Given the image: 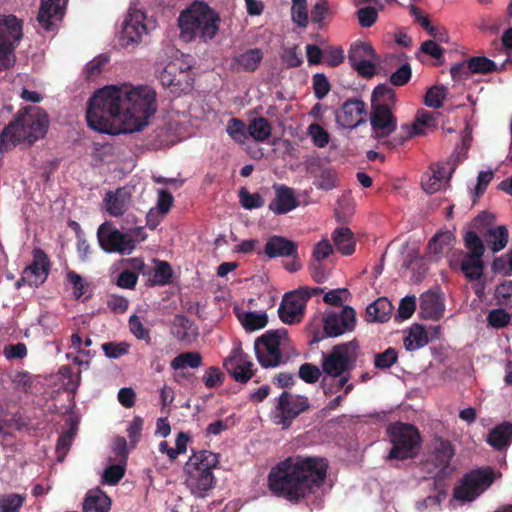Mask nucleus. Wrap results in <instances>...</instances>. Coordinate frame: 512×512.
Returning a JSON list of instances; mask_svg holds the SVG:
<instances>
[{"instance_id":"obj_41","label":"nucleus","mask_w":512,"mask_h":512,"mask_svg":"<svg viewBox=\"0 0 512 512\" xmlns=\"http://www.w3.org/2000/svg\"><path fill=\"white\" fill-rule=\"evenodd\" d=\"M433 455L436 466L444 469L454 456V450L449 441L443 439H435L433 442Z\"/></svg>"},{"instance_id":"obj_18","label":"nucleus","mask_w":512,"mask_h":512,"mask_svg":"<svg viewBox=\"0 0 512 512\" xmlns=\"http://www.w3.org/2000/svg\"><path fill=\"white\" fill-rule=\"evenodd\" d=\"M454 168L455 162L452 159L432 165L422 177L423 190L429 194L441 190L448 182Z\"/></svg>"},{"instance_id":"obj_28","label":"nucleus","mask_w":512,"mask_h":512,"mask_svg":"<svg viewBox=\"0 0 512 512\" xmlns=\"http://www.w3.org/2000/svg\"><path fill=\"white\" fill-rule=\"evenodd\" d=\"M131 202V192L129 188H119L116 191L107 192L104 198V205L111 216L119 217L123 215Z\"/></svg>"},{"instance_id":"obj_14","label":"nucleus","mask_w":512,"mask_h":512,"mask_svg":"<svg viewBox=\"0 0 512 512\" xmlns=\"http://www.w3.org/2000/svg\"><path fill=\"white\" fill-rule=\"evenodd\" d=\"M355 311L350 306H345L340 312L326 311L322 318L323 333H316L312 343H317L326 337H337L350 332L355 327Z\"/></svg>"},{"instance_id":"obj_21","label":"nucleus","mask_w":512,"mask_h":512,"mask_svg":"<svg viewBox=\"0 0 512 512\" xmlns=\"http://www.w3.org/2000/svg\"><path fill=\"white\" fill-rule=\"evenodd\" d=\"M440 327L432 326L426 330L420 324H413L404 332L403 344L407 351H415L426 346L429 342V337H438Z\"/></svg>"},{"instance_id":"obj_32","label":"nucleus","mask_w":512,"mask_h":512,"mask_svg":"<svg viewBox=\"0 0 512 512\" xmlns=\"http://www.w3.org/2000/svg\"><path fill=\"white\" fill-rule=\"evenodd\" d=\"M482 236L487 248L493 253L503 250L509 242V231L504 225L489 226Z\"/></svg>"},{"instance_id":"obj_8","label":"nucleus","mask_w":512,"mask_h":512,"mask_svg":"<svg viewBox=\"0 0 512 512\" xmlns=\"http://www.w3.org/2000/svg\"><path fill=\"white\" fill-rule=\"evenodd\" d=\"M286 329L269 330L256 339L255 354L259 364L264 368H275L280 365L283 353L289 347Z\"/></svg>"},{"instance_id":"obj_23","label":"nucleus","mask_w":512,"mask_h":512,"mask_svg":"<svg viewBox=\"0 0 512 512\" xmlns=\"http://www.w3.org/2000/svg\"><path fill=\"white\" fill-rule=\"evenodd\" d=\"M436 125V120L429 112L421 110L417 113L412 124H404L401 126L399 137L400 143L415 135H424L431 131Z\"/></svg>"},{"instance_id":"obj_37","label":"nucleus","mask_w":512,"mask_h":512,"mask_svg":"<svg viewBox=\"0 0 512 512\" xmlns=\"http://www.w3.org/2000/svg\"><path fill=\"white\" fill-rule=\"evenodd\" d=\"M512 439V424L503 423L492 429L488 436L487 442L497 450L508 446Z\"/></svg>"},{"instance_id":"obj_27","label":"nucleus","mask_w":512,"mask_h":512,"mask_svg":"<svg viewBox=\"0 0 512 512\" xmlns=\"http://www.w3.org/2000/svg\"><path fill=\"white\" fill-rule=\"evenodd\" d=\"M217 454L211 451H198L193 453L184 466L185 473H192L194 470L198 473H213V469L218 465Z\"/></svg>"},{"instance_id":"obj_56","label":"nucleus","mask_w":512,"mask_h":512,"mask_svg":"<svg viewBox=\"0 0 512 512\" xmlns=\"http://www.w3.org/2000/svg\"><path fill=\"white\" fill-rule=\"evenodd\" d=\"M397 360V352L393 348H388L384 352L375 356V366L385 369L391 367Z\"/></svg>"},{"instance_id":"obj_26","label":"nucleus","mask_w":512,"mask_h":512,"mask_svg":"<svg viewBox=\"0 0 512 512\" xmlns=\"http://www.w3.org/2000/svg\"><path fill=\"white\" fill-rule=\"evenodd\" d=\"M275 191V197L269 204V209L277 214H285L293 209H295L298 205L294 192L291 188L276 184L273 186Z\"/></svg>"},{"instance_id":"obj_64","label":"nucleus","mask_w":512,"mask_h":512,"mask_svg":"<svg viewBox=\"0 0 512 512\" xmlns=\"http://www.w3.org/2000/svg\"><path fill=\"white\" fill-rule=\"evenodd\" d=\"M172 276V270L168 263L159 262L154 272V282L160 285L167 284Z\"/></svg>"},{"instance_id":"obj_3","label":"nucleus","mask_w":512,"mask_h":512,"mask_svg":"<svg viewBox=\"0 0 512 512\" xmlns=\"http://www.w3.org/2000/svg\"><path fill=\"white\" fill-rule=\"evenodd\" d=\"M47 128V115L39 107H26L1 133L0 150H6L21 141L33 143L44 137Z\"/></svg>"},{"instance_id":"obj_45","label":"nucleus","mask_w":512,"mask_h":512,"mask_svg":"<svg viewBox=\"0 0 512 512\" xmlns=\"http://www.w3.org/2000/svg\"><path fill=\"white\" fill-rule=\"evenodd\" d=\"M227 134L236 143L244 144L248 139V130L245 123L237 118H231L226 126Z\"/></svg>"},{"instance_id":"obj_48","label":"nucleus","mask_w":512,"mask_h":512,"mask_svg":"<svg viewBox=\"0 0 512 512\" xmlns=\"http://www.w3.org/2000/svg\"><path fill=\"white\" fill-rule=\"evenodd\" d=\"M24 499V496L15 493L1 495L0 512H19Z\"/></svg>"},{"instance_id":"obj_16","label":"nucleus","mask_w":512,"mask_h":512,"mask_svg":"<svg viewBox=\"0 0 512 512\" xmlns=\"http://www.w3.org/2000/svg\"><path fill=\"white\" fill-rule=\"evenodd\" d=\"M310 295L303 289L286 293L278 308L281 321L289 325L299 323L304 316L306 301Z\"/></svg>"},{"instance_id":"obj_46","label":"nucleus","mask_w":512,"mask_h":512,"mask_svg":"<svg viewBox=\"0 0 512 512\" xmlns=\"http://www.w3.org/2000/svg\"><path fill=\"white\" fill-rule=\"evenodd\" d=\"M466 62L467 69L472 74H486L496 70V64L486 57H472Z\"/></svg>"},{"instance_id":"obj_39","label":"nucleus","mask_w":512,"mask_h":512,"mask_svg":"<svg viewBox=\"0 0 512 512\" xmlns=\"http://www.w3.org/2000/svg\"><path fill=\"white\" fill-rule=\"evenodd\" d=\"M172 334L178 340L191 342L197 336V328L193 322L187 318L183 316H177L173 322Z\"/></svg>"},{"instance_id":"obj_44","label":"nucleus","mask_w":512,"mask_h":512,"mask_svg":"<svg viewBox=\"0 0 512 512\" xmlns=\"http://www.w3.org/2000/svg\"><path fill=\"white\" fill-rule=\"evenodd\" d=\"M173 204V197L172 195L167 192L166 190H159L158 192V199L157 204L155 208L150 209V211L147 214V221L148 223L153 222V218L157 214L165 215L171 208Z\"/></svg>"},{"instance_id":"obj_40","label":"nucleus","mask_w":512,"mask_h":512,"mask_svg":"<svg viewBox=\"0 0 512 512\" xmlns=\"http://www.w3.org/2000/svg\"><path fill=\"white\" fill-rule=\"evenodd\" d=\"M248 136H250L256 142L267 141L272 132V127L267 119L263 117H257L250 120L248 126Z\"/></svg>"},{"instance_id":"obj_42","label":"nucleus","mask_w":512,"mask_h":512,"mask_svg":"<svg viewBox=\"0 0 512 512\" xmlns=\"http://www.w3.org/2000/svg\"><path fill=\"white\" fill-rule=\"evenodd\" d=\"M202 358L197 352H186L179 354L171 361V367L174 370L186 368H198L201 366Z\"/></svg>"},{"instance_id":"obj_31","label":"nucleus","mask_w":512,"mask_h":512,"mask_svg":"<svg viewBox=\"0 0 512 512\" xmlns=\"http://www.w3.org/2000/svg\"><path fill=\"white\" fill-rule=\"evenodd\" d=\"M47 275L46 258L41 252H37L34 262L24 270L22 281L27 282L31 286H38L46 280Z\"/></svg>"},{"instance_id":"obj_57","label":"nucleus","mask_w":512,"mask_h":512,"mask_svg":"<svg viewBox=\"0 0 512 512\" xmlns=\"http://www.w3.org/2000/svg\"><path fill=\"white\" fill-rule=\"evenodd\" d=\"M104 354L111 359H117L128 353L129 345L126 343H105L102 345Z\"/></svg>"},{"instance_id":"obj_11","label":"nucleus","mask_w":512,"mask_h":512,"mask_svg":"<svg viewBox=\"0 0 512 512\" xmlns=\"http://www.w3.org/2000/svg\"><path fill=\"white\" fill-rule=\"evenodd\" d=\"M23 37V23L12 14L0 15V69L15 62L14 50Z\"/></svg>"},{"instance_id":"obj_9","label":"nucleus","mask_w":512,"mask_h":512,"mask_svg":"<svg viewBox=\"0 0 512 512\" xmlns=\"http://www.w3.org/2000/svg\"><path fill=\"white\" fill-rule=\"evenodd\" d=\"M464 245L467 250L466 253L461 255V259L458 262L451 259L450 264L453 268L458 265L459 269L468 280H479L484 271L482 257L485 252V246L483 240L476 232L468 231L464 236Z\"/></svg>"},{"instance_id":"obj_34","label":"nucleus","mask_w":512,"mask_h":512,"mask_svg":"<svg viewBox=\"0 0 512 512\" xmlns=\"http://www.w3.org/2000/svg\"><path fill=\"white\" fill-rule=\"evenodd\" d=\"M263 59V52L260 48L248 49L233 58V66L247 72L255 71Z\"/></svg>"},{"instance_id":"obj_25","label":"nucleus","mask_w":512,"mask_h":512,"mask_svg":"<svg viewBox=\"0 0 512 512\" xmlns=\"http://www.w3.org/2000/svg\"><path fill=\"white\" fill-rule=\"evenodd\" d=\"M185 485L195 498H205L215 485L213 473H185Z\"/></svg>"},{"instance_id":"obj_29","label":"nucleus","mask_w":512,"mask_h":512,"mask_svg":"<svg viewBox=\"0 0 512 512\" xmlns=\"http://www.w3.org/2000/svg\"><path fill=\"white\" fill-rule=\"evenodd\" d=\"M444 312V303L440 294L426 292L420 298V315L425 319L437 320Z\"/></svg>"},{"instance_id":"obj_6","label":"nucleus","mask_w":512,"mask_h":512,"mask_svg":"<svg viewBox=\"0 0 512 512\" xmlns=\"http://www.w3.org/2000/svg\"><path fill=\"white\" fill-rule=\"evenodd\" d=\"M146 237L142 227H136L123 233L109 221L102 223L97 229L98 243L107 253L131 254L136 244L144 241Z\"/></svg>"},{"instance_id":"obj_63","label":"nucleus","mask_w":512,"mask_h":512,"mask_svg":"<svg viewBox=\"0 0 512 512\" xmlns=\"http://www.w3.org/2000/svg\"><path fill=\"white\" fill-rule=\"evenodd\" d=\"M358 20L362 27H370L372 26L377 18L378 13L375 8L372 7H364L357 11Z\"/></svg>"},{"instance_id":"obj_2","label":"nucleus","mask_w":512,"mask_h":512,"mask_svg":"<svg viewBox=\"0 0 512 512\" xmlns=\"http://www.w3.org/2000/svg\"><path fill=\"white\" fill-rule=\"evenodd\" d=\"M326 472L322 458L289 457L271 469L268 484L273 494L298 501L322 485Z\"/></svg>"},{"instance_id":"obj_47","label":"nucleus","mask_w":512,"mask_h":512,"mask_svg":"<svg viewBox=\"0 0 512 512\" xmlns=\"http://www.w3.org/2000/svg\"><path fill=\"white\" fill-rule=\"evenodd\" d=\"M58 375L61 386L65 390L72 393L77 390L81 381L80 373H73L69 367L64 366L60 368Z\"/></svg>"},{"instance_id":"obj_19","label":"nucleus","mask_w":512,"mask_h":512,"mask_svg":"<svg viewBox=\"0 0 512 512\" xmlns=\"http://www.w3.org/2000/svg\"><path fill=\"white\" fill-rule=\"evenodd\" d=\"M224 366L238 382H247L253 376V363L239 347L234 348L232 354L225 359Z\"/></svg>"},{"instance_id":"obj_4","label":"nucleus","mask_w":512,"mask_h":512,"mask_svg":"<svg viewBox=\"0 0 512 512\" xmlns=\"http://www.w3.org/2000/svg\"><path fill=\"white\" fill-rule=\"evenodd\" d=\"M219 22L218 14L207 4L194 2L179 15L180 37L186 42H191L196 38L207 42L217 35Z\"/></svg>"},{"instance_id":"obj_60","label":"nucleus","mask_w":512,"mask_h":512,"mask_svg":"<svg viewBox=\"0 0 512 512\" xmlns=\"http://www.w3.org/2000/svg\"><path fill=\"white\" fill-rule=\"evenodd\" d=\"M106 62L107 58L102 56L88 62L84 70L86 78L89 80L96 78L101 73Z\"/></svg>"},{"instance_id":"obj_13","label":"nucleus","mask_w":512,"mask_h":512,"mask_svg":"<svg viewBox=\"0 0 512 512\" xmlns=\"http://www.w3.org/2000/svg\"><path fill=\"white\" fill-rule=\"evenodd\" d=\"M499 477L500 474H496L489 467L473 470L456 487L454 497L460 501H473Z\"/></svg>"},{"instance_id":"obj_33","label":"nucleus","mask_w":512,"mask_h":512,"mask_svg":"<svg viewBox=\"0 0 512 512\" xmlns=\"http://www.w3.org/2000/svg\"><path fill=\"white\" fill-rule=\"evenodd\" d=\"M111 499L99 488L87 492L83 502V512H109Z\"/></svg>"},{"instance_id":"obj_36","label":"nucleus","mask_w":512,"mask_h":512,"mask_svg":"<svg viewBox=\"0 0 512 512\" xmlns=\"http://www.w3.org/2000/svg\"><path fill=\"white\" fill-rule=\"evenodd\" d=\"M393 310L392 303L385 297L378 298L368 305L366 317L371 322H385L389 320Z\"/></svg>"},{"instance_id":"obj_5","label":"nucleus","mask_w":512,"mask_h":512,"mask_svg":"<svg viewBox=\"0 0 512 512\" xmlns=\"http://www.w3.org/2000/svg\"><path fill=\"white\" fill-rule=\"evenodd\" d=\"M396 99L394 90L386 85L377 86L372 93V112L370 123L373 136L382 139L396 128V119L389 107Z\"/></svg>"},{"instance_id":"obj_38","label":"nucleus","mask_w":512,"mask_h":512,"mask_svg":"<svg viewBox=\"0 0 512 512\" xmlns=\"http://www.w3.org/2000/svg\"><path fill=\"white\" fill-rule=\"evenodd\" d=\"M336 249L343 255H350L355 250V239L350 229L339 227L332 233Z\"/></svg>"},{"instance_id":"obj_1","label":"nucleus","mask_w":512,"mask_h":512,"mask_svg":"<svg viewBox=\"0 0 512 512\" xmlns=\"http://www.w3.org/2000/svg\"><path fill=\"white\" fill-rule=\"evenodd\" d=\"M157 112V94L148 85H108L90 98L86 119L99 133H135L147 127Z\"/></svg>"},{"instance_id":"obj_62","label":"nucleus","mask_w":512,"mask_h":512,"mask_svg":"<svg viewBox=\"0 0 512 512\" xmlns=\"http://www.w3.org/2000/svg\"><path fill=\"white\" fill-rule=\"evenodd\" d=\"M299 376L307 383H315L321 376L320 369L312 364H303L299 369Z\"/></svg>"},{"instance_id":"obj_35","label":"nucleus","mask_w":512,"mask_h":512,"mask_svg":"<svg viewBox=\"0 0 512 512\" xmlns=\"http://www.w3.org/2000/svg\"><path fill=\"white\" fill-rule=\"evenodd\" d=\"M237 318L246 331H255L264 328L268 324L266 312L244 311L235 308Z\"/></svg>"},{"instance_id":"obj_49","label":"nucleus","mask_w":512,"mask_h":512,"mask_svg":"<svg viewBox=\"0 0 512 512\" xmlns=\"http://www.w3.org/2000/svg\"><path fill=\"white\" fill-rule=\"evenodd\" d=\"M307 134L311 138L313 144L319 148L326 147L330 141L329 133L317 123H313L308 126Z\"/></svg>"},{"instance_id":"obj_58","label":"nucleus","mask_w":512,"mask_h":512,"mask_svg":"<svg viewBox=\"0 0 512 512\" xmlns=\"http://www.w3.org/2000/svg\"><path fill=\"white\" fill-rule=\"evenodd\" d=\"M495 297L503 305H512V281L499 284L495 290Z\"/></svg>"},{"instance_id":"obj_17","label":"nucleus","mask_w":512,"mask_h":512,"mask_svg":"<svg viewBox=\"0 0 512 512\" xmlns=\"http://www.w3.org/2000/svg\"><path fill=\"white\" fill-rule=\"evenodd\" d=\"M349 61L352 67L364 77H371L375 74L378 62L373 47L366 42H355L349 51Z\"/></svg>"},{"instance_id":"obj_52","label":"nucleus","mask_w":512,"mask_h":512,"mask_svg":"<svg viewBox=\"0 0 512 512\" xmlns=\"http://www.w3.org/2000/svg\"><path fill=\"white\" fill-rule=\"evenodd\" d=\"M124 472V466L120 464L110 465L104 470L102 480L106 484L115 485L122 479Z\"/></svg>"},{"instance_id":"obj_51","label":"nucleus","mask_w":512,"mask_h":512,"mask_svg":"<svg viewBox=\"0 0 512 512\" xmlns=\"http://www.w3.org/2000/svg\"><path fill=\"white\" fill-rule=\"evenodd\" d=\"M447 95V90L444 86L431 87L425 96V104L428 107L439 108Z\"/></svg>"},{"instance_id":"obj_59","label":"nucleus","mask_w":512,"mask_h":512,"mask_svg":"<svg viewBox=\"0 0 512 512\" xmlns=\"http://www.w3.org/2000/svg\"><path fill=\"white\" fill-rule=\"evenodd\" d=\"M313 88L315 96L318 99H323L330 91V84L324 74H315L313 76Z\"/></svg>"},{"instance_id":"obj_22","label":"nucleus","mask_w":512,"mask_h":512,"mask_svg":"<svg viewBox=\"0 0 512 512\" xmlns=\"http://www.w3.org/2000/svg\"><path fill=\"white\" fill-rule=\"evenodd\" d=\"M66 0H41L38 22L45 30H51L64 16Z\"/></svg>"},{"instance_id":"obj_61","label":"nucleus","mask_w":512,"mask_h":512,"mask_svg":"<svg viewBox=\"0 0 512 512\" xmlns=\"http://www.w3.org/2000/svg\"><path fill=\"white\" fill-rule=\"evenodd\" d=\"M129 327H130V331L136 338H138L140 340H145V341L150 340L149 331L143 326V324L138 316L132 315L130 317Z\"/></svg>"},{"instance_id":"obj_50","label":"nucleus","mask_w":512,"mask_h":512,"mask_svg":"<svg viewBox=\"0 0 512 512\" xmlns=\"http://www.w3.org/2000/svg\"><path fill=\"white\" fill-rule=\"evenodd\" d=\"M291 17L298 26L306 27L308 23L306 0H292Z\"/></svg>"},{"instance_id":"obj_30","label":"nucleus","mask_w":512,"mask_h":512,"mask_svg":"<svg viewBox=\"0 0 512 512\" xmlns=\"http://www.w3.org/2000/svg\"><path fill=\"white\" fill-rule=\"evenodd\" d=\"M264 251L269 258L295 257L297 245L282 236H273L267 240Z\"/></svg>"},{"instance_id":"obj_15","label":"nucleus","mask_w":512,"mask_h":512,"mask_svg":"<svg viewBox=\"0 0 512 512\" xmlns=\"http://www.w3.org/2000/svg\"><path fill=\"white\" fill-rule=\"evenodd\" d=\"M308 406L306 397L283 392L278 398L277 405L271 413V419L276 425L288 427L291 421Z\"/></svg>"},{"instance_id":"obj_12","label":"nucleus","mask_w":512,"mask_h":512,"mask_svg":"<svg viewBox=\"0 0 512 512\" xmlns=\"http://www.w3.org/2000/svg\"><path fill=\"white\" fill-rule=\"evenodd\" d=\"M356 357L357 344L354 341L339 344L331 352L323 353L321 367L327 376L340 377L353 367Z\"/></svg>"},{"instance_id":"obj_55","label":"nucleus","mask_w":512,"mask_h":512,"mask_svg":"<svg viewBox=\"0 0 512 512\" xmlns=\"http://www.w3.org/2000/svg\"><path fill=\"white\" fill-rule=\"evenodd\" d=\"M349 296L350 293L346 288H338L325 293L323 300L329 305H341L348 300Z\"/></svg>"},{"instance_id":"obj_43","label":"nucleus","mask_w":512,"mask_h":512,"mask_svg":"<svg viewBox=\"0 0 512 512\" xmlns=\"http://www.w3.org/2000/svg\"><path fill=\"white\" fill-rule=\"evenodd\" d=\"M454 236L451 232L445 231L436 234L429 242V253L435 256L442 254L445 248L452 245Z\"/></svg>"},{"instance_id":"obj_54","label":"nucleus","mask_w":512,"mask_h":512,"mask_svg":"<svg viewBox=\"0 0 512 512\" xmlns=\"http://www.w3.org/2000/svg\"><path fill=\"white\" fill-rule=\"evenodd\" d=\"M416 309V298L414 296L404 297L398 307L397 318L401 320L409 319Z\"/></svg>"},{"instance_id":"obj_20","label":"nucleus","mask_w":512,"mask_h":512,"mask_svg":"<svg viewBox=\"0 0 512 512\" xmlns=\"http://www.w3.org/2000/svg\"><path fill=\"white\" fill-rule=\"evenodd\" d=\"M365 104L358 99L347 100L336 113V122L346 129H353L364 122Z\"/></svg>"},{"instance_id":"obj_24","label":"nucleus","mask_w":512,"mask_h":512,"mask_svg":"<svg viewBox=\"0 0 512 512\" xmlns=\"http://www.w3.org/2000/svg\"><path fill=\"white\" fill-rule=\"evenodd\" d=\"M324 394L327 396H332L341 390H343V394L337 395L329 404L330 408H335L340 405L343 399L353 390L354 385L349 383V376L343 375L340 377H324L321 382Z\"/></svg>"},{"instance_id":"obj_7","label":"nucleus","mask_w":512,"mask_h":512,"mask_svg":"<svg viewBox=\"0 0 512 512\" xmlns=\"http://www.w3.org/2000/svg\"><path fill=\"white\" fill-rule=\"evenodd\" d=\"M156 26L155 19L147 16L142 9L130 8L118 32L119 46L129 51L135 50Z\"/></svg>"},{"instance_id":"obj_53","label":"nucleus","mask_w":512,"mask_h":512,"mask_svg":"<svg viewBox=\"0 0 512 512\" xmlns=\"http://www.w3.org/2000/svg\"><path fill=\"white\" fill-rule=\"evenodd\" d=\"M240 202L245 209H255L263 206L264 201L258 193H249L246 189L239 192Z\"/></svg>"},{"instance_id":"obj_10","label":"nucleus","mask_w":512,"mask_h":512,"mask_svg":"<svg viewBox=\"0 0 512 512\" xmlns=\"http://www.w3.org/2000/svg\"><path fill=\"white\" fill-rule=\"evenodd\" d=\"M392 443L389 458L404 460L417 454L420 445L418 430L411 424L395 423L388 428Z\"/></svg>"}]
</instances>
